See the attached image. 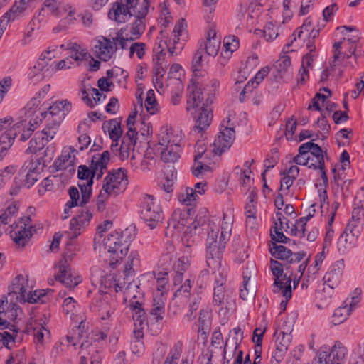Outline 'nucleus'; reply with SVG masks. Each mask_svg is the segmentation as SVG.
Wrapping results in <instances>:
<instances>
[{"mask_svg":"<svg viewBox=\"0 0 364 364\" xmlns=\"http://www.w3.org/2000/svg\"><path fill=\"white\" fill-rule=\"evenodd\" d=\"M314 214L309 213L308 215L301 218L294 224L291 223V234L300 237L304 236L306 231V222L313 217Z\"/></svg>","mask_w":364,"mask_h":364,"instance_id":"57","label":"nucleus"},{"mask_svg":"<svg viewBox=\"0 0 364 364\" xmlns=\"http://www.w3.org/2000/svg\"><path fill=\"white\" fill-rule=\"evenodd\" d=\"M46 144L45 137L36 133L34 137L30 140L26 153L36 154L43 149Z\"/></svg>","mask_w":364,"mask_h":364,"instance_id":"60","label":"nucleus"},{"mask_svg":"<svg viewBox=\"0 0 364 364\" xmlns=\"http://www.w3.org/2000/svg\"><path fill=\"white\" fill-rule=\"evenodd\" d=\"M77 151L72 146L65 147L60 156L54 162L57 170H68V172H74V166L76 161Z\"/></svg>","mask_w":364,"mask_h":364,"instance_id":"26","label":"nucleus"},{"mask_svg":"<svg viewBox=\"0 0 364 364\" xmlns=\"http://www.w3.org/2000/svg\"><path fill=\"white\" fill-rule=\"evenodd\" d=\"M235 172L239 176L238 181L240 186L245 188V191L249 189L253 181L251 170H242L237 166L235 168Z\"/></svg>","mask_w":364,"mask_h":364,"instance_id":"59","label":"nucleus"},{"mask_svg":"<svg viewBox=\"0 0 364 364\" xmlns=\"http://www.w3.org/2000/svg\"><path fill=\"white\" fill-rule=\"evenodd\" d=\"M248 201L247 202L245 207V215L246 217H251V216H257V194L254 192L251 191L248 198Z\"/></svg>","mask_w":364,"mask_h":364,"instance_id":"62","label":"nucleus"},{"mask_svg":"<svg viewBox=\"0 0 364 364\" xmlns=\"http://www.w3.org/2000/svg\"><path fill=\"white\" fill-rule=\"evenodd\" d=\"M140 214L151 230L156 228L163 218V210L159 202L154 196L148 194L141 197Z\"/></svg>","mask_w":364,"mask_h":364,"instance_id":"7","label":"nucleus"},{"mask_svg":"<svg viewBox=\"0 0 364 364\" xmlns=\"http://www.w3.org/2000/svg\"><path fill=\"white\" fill-rule=\"evenodd\" d=\"M109 298L107 293L104 295L100 294L99 299L94 304L102 320L110 318L115 310V303L114 301L109 302Z\"/></svg>","mask_w":364,"mask_h":364,"instance_id":"39","label":"nucleus"},{"mask_svg":"<svg viewBox=\"0 0 364 364\" xmlns=\"http://www.w3.org/2000/svg\"><path fill=\"white\" fill-rule=\"evenodd\" d=\"M191 258V251L189 250H187L186 252H183V255L178 258L177 264H176V268L177 269V273H179V277H181L183 272L189 267Z\"/></svg>","mask_w":364,"mask_h":364,"instance_id":"64","label":"nucleus"},{"mask_svg":"<svg viewBox=\"0 0 364 364\" xmlns=\"http://www.w3.org/2000/svg\"><path fill=\"white\" fill-rule=\"evenodd\" d=\"M74 255L75 254L71 251L65 252L62 259L55 266V280L70 289L75 288L82 282V277L70 268V262Z\"/></svg>","mask_w":364,"mask_h":364,"instance_id":"6","label":"nucleus"},{"mask_svg":"<svg viewBox=\"0 0 364 364\" xmlns=\"http://www.w3.org/2000/svg\"><path fill=\"white\" fill-rule=\"evenodd\" d=\"M135 21L122 28L116 36L117 43L122 49H126L130 41H134L140 38L145 31V18L135 17Z\"/></svg>","mask_w":364,"mask_h":364,"instance_id":"12","label":"nucleus"},{"mask_svg":"<svg viewBox=\"0 0 364 364\" xmlns=\"http://www.w3.org/2000/svg\"><path fill=\"white\" fill-rule=\"evenodd\" d=\"M128 185L127 173L124 169L119 168L110 172L103 181L101 191L109 196H116L123 192Z\"/></svg>","mask_w":364,"mask_h":364,"instance_id":"10","label":"nucleus"},{"mask_svg":"<svg viewBox=\"0 0 364 364\" xmlns=\"http://www.w3.org/2000/svg\"><path fill=\"white\" fill-rule=\"evenodd\" d=\"M345 267L343 259H340L335 262L326 273L323 280V285L331 287L333 289L337 287L340 284L342 278L343 270Z\"/></svg>","mask_w":364,"mask_h":364,"instance_id":"25","label":"nucleus"},{"mask_svg":"<svg viewBox=\"0 0 364 364\" xmlns=\"http://www.w3.org/2000/svg\"><path fill=\"white\" fill-rule=\"evenodd\" d=\"M341 43H342L341 42H336L334 43V45H333V48H334L333 60V62L331 64V69L327 68L322 72V73L321 75V81L323 82L328 79L331 70H333V68L338 65L341 62L342 58L344 57V55H342V53H341V50H340V49L341 48Z\"/></svg>","mask_w":364,"mask_h":364,"instance_id":"51","label":"nucleus"},{"mask_svg":"<svg viewBox=\"0 0 364 364\" xmlns=\"http://www.w3.org/2000/svg\"><path fill=\"white\" fill-rule=\"evenodd\" d=\"M270 269L274 275L273 291L280 293L287 299H290L292 296L291 279L284 274L282 264L277 260L271 259Z\"/></svg>","mask_w":364,"mask_h":364,"instance_id":"11","label":"nucleus"},{"mask_svg":"<svg viewBox=\"0 0 364 364\" xmlns=\"http://www.w3.org/2000/svg\"><path fill=\"white\" fill-rule=\"evenodd\" d=\"M110 159V154L108 151H103L101 154L94 156L91 161L90 167L85 165H80L77 170L78 183H86L96 178L100 179L104 172L107 170V166Z\"/></svg>","mask_w":364,"mask_h":364,"instance_id":"5","label":"nucleus"},{"mask_svg":"<svg viewBox=\"0 0 364 364\" xmlns=\"http://www.w3.org/2000/svg\"><path fill=\"white\" fill-rule=\"evenodd\" d=\"M45 12L49 11L53 16L61 18L59 26L53 28L54 32H59L67 27V25L73 23L75 20V9L63 0H46L44 2Z\"/></svg>","mask_w":364,"mask_h":364,"instance_id":"8","label":"nucleus"},{"mask_svg":"<svg viewBox=\"0 0 364 364\" xmlns=\"http://www.w3.org/2000/svg\"><path fill=\"white\" fill-rule=\"evenodd\" d=\"M140 259L139 254L137 251H132L127 262H126L124 274L127 278L129 279V277H132L134 270V267H136L139 264Z\"/></svg>","mask_w":364,"mask_h":364,"instance_id":"54","label":"nucleus"},{"mask_svg":"<svg viewBox=\"0 0 364 364\" xmlns=\"http://www.w3.org/2000/svg\"><path fill=\"white\" fill-rule=\"evenodd\" d=\"M102 129L105 133L108 134L110 139L113 141L111 145L112 151H118V140L122 136V129L121 122L118 119H112L104 122Z\"/></svg>","mask_w":364,"mask_h":364,"instance_id":"31","label":"nucleus"},{"mask_svg":"<svg viewBox=\"0 0 364 364\" xmlns=\"http://www.w3.org/2000/svg\"><path fill=\"white\" fill-rule=\"evenodd\" d=\"M198 198L199 196L191 187L182 188L178 194V201L186 206L195 205Z\"/></svg>","mask_w":364,"mask_h":364,"instance_id":"46","label":"nucleus"},{"mask_svg":"<svg viewBox=\"0 0 364 364\" xmlns=\"http://www.w3.org/2000/svg\"><path fill=\"white\" fill-rule=\"evenodd\" d=\"M72 103L68 100H58L48 107V111L41 112V117L47 121L60 124L65 116L72 110Z\"/></svg>","mask_w":364,"mask_h":364,"instance_id":"15","label":"nucleus"},{"mask_svg":"<svg viewBox=\"0 0 364 364\" xmlns=\"http://www.w3.org/2000/svg\"><path fill=\"white\" fill-rule=\"evenodd\" d=\"M103 246L107 251V261L109 267L115 269L127 255L129 243L122 232L114 231L104 238Z\"/></svg>","mask_w":364,"mask_h":364,"instance_id":"2","label":"nucleus"},{"mask_svg":"<svg viewBox=\"0 0 364 364\" xmlns=\"http://www.w3.org/2000/svg\"><path fill=\"white\" fill-rule=\"evenodd\" d=\"M12 333L7 331H0V349H1L3 346L11 348V344L15 343L18 331L14 326H12Z\"/></svg>","mask_w":364,"mask_h":364,"instance_id":"58","label":"nucleus"},{"mask_svg":"<svg viewBox=\"0 0 364 364\" xmlns=\"http://www.w3.org/2000/svg\"><path fill=\"white\" fill-rule=\"evenodd\" d=\"M166 294L163 293H154V308L151 313L156 316L157 320L162 319L164 314Z\"/></svg>","mask_w":364,"mask_h":364,"instance_id":"49","label":"nucleus"},{"mask_svg":"<svg viewBox=\"0 0 364 364\" xmlns=\"http://www.w3.org/2000/svg\"><path fill=\"white\" fill-rule=\"evenodd\" d=\"M203 88L196 87L194 88L192 86L188 87V91L189 95L187 97V107L186 109L188 112L198 109L200 107L205 106L203 103V97L202 93Z\"/></svg>","mask_w":364,"mask_h":364,"instance_id":"40","label":"nucleus"},{"mask_svg":"<svg viewBox=\"0 0 364 364\" xmlns=\"http://www.w3.org/2000/svg\"><path fill=\"white\" fill-rule=\"evenodd\" d=\"M358 238L343 231L338 240L339 251L345 252L356 245Z\"/></svg>","mask_w":364,"mask_h":364,"instance_id":"52","label":"nucleus"},{"mask_svg":"<svg viewBox=\"0 0 364 364\" xmlns=\"http://www.w3.org/2000/svg\"><path fill=\"white\" fill-rule=\"evenodd\" d=\"M126 49L128 50V55L130 58L136 57L137 59L141 60L146 54L147 46L142 42L130 41Z\"/></svg>","mask_w":364,"mask_h":364,"instance_id":"48","label":"nucleus"},{"mask_svg":"<svg viewBox=\"0 0 364 364\" xmlns=\"http://www.w3.org/2000/svg\"><path fill=\"white\" fill-rule=\"evenodd\" d=\"M293 161L309 168H322L324 155L322 149L317 144L309 141L302 144L299 148V154L293 159Z\"/></svg>","mask_w":364,"mask_h":364,"instance_id":"3","label":"nucleus"},{"mask_svg":"<svg viewBox=\"0 0 364 364\" xmlns=\"http://www.w3.org/2000/svg\"><path fill=\"white\" fill-rule=\"evenodd\" d=\"M35 231L36 229L31 224V218L23 217L20 218L15 226L13 227L11 237L16 245L23 247Z\"/></svg>","mask_w":364,"mask_h":364,"instance_id":"16","label":"nucleus"},{"mask_svg":"<svg viewBox=\"0 0 364 364\" xmlns=\"http://www.w3.org/2000/svg\"><path fill=\"white\" fill-rule=\"evenodd\" d=\"M333 289L323 285L322 289H318L316 292L315 301L318 309H323L330 305L332 301Z\"/></svg>","mask_w":364,"mask_h":364,"instance_id":"43","label":"nucleus"},{"mask_svg":"<svg viewBox=\"0 0 364 364\" xmlns=\"http://www.w3.org/2000/svg\"><path fill=\"white\" fill-rule=\"evenodd\" d=\"M105 287L108 288L110 291H112V289L117 293L122 291L124 295V301H127L129 300V304L131 301H137L135 300L136 298L135 293L138 291L137 289L139 287L135 283L129 281V279H127V282L124 281L123 282H121L119 279L114 280V282L110 283L109 286L105 284Z\"/></svg>","mask_w":364,"mask_h":364,"instance_id":"24","label":"nucleus"},{"mask_svg":"<svg viewBox=\"0 0 364 364\" xmlns=\"http://www.w3.org/2000/svg\"><path fill=\"white\" fill-rule=\"evenodd\" d=\"M156 289L154 293L166 294L168 291L167 284L168 282V273L166 272H160L156 276Z\"/></svg>","mask_w":364,"mask_h":364,"instance_id":"63","label":"nucleus"},{"mask_svg":"<svg viewBox=\"0 0 364 364\" xmlns=\"http://www.w3.org/2000/svg\"><path fill=\"white\" fill-rule=\"evenodd\" d=\"M251 272L247 268L242 274L243 281L240 287V296L243 300H247L252 297L255 294V285L253 282H250L251 280Z\"/></svg>","mask_w":364,"mask_h":364,"instance_id":"42","label":"nucleus"},{"mask_svg":"<svg viewBox=\"0 0 364 364\" xmlns=\"http://www.w3.org/2000/svg\"><path fill=\"white\" fill-rule=\"evenodd\" d=\"M338 203L334 202L331 205V212L330 213V218L328 222V228L326 232L324 242L326 245H330L334 236V231L331 228L332 223L334 221L336 212L338 208Z\"/></svg>","mask_w":364,"mask_h":364,"instance_id":"61","label":"nucleus"},{"mask_svg":"<svg viewBox=\"0 0 364 364\" xmlns=\"http://www.w3.org/2000/svg\"><path fill=\"white\" fill-rule=\"evenodd\" d=\"M161 41H160L159 44L156 43L154 48V54L152 59V74L157 75L159 76H164L168 67V64L166 60V53L161 48Z\"/></svg>","mask_w":364,"mask_h":364,"instance_id":"30","label":"nucleus"},{"mask_svg":"<svg viewBox=\"0 0 364 364\" xmlns=\"http://www.w3.org/2000/svg\"><path fill=\"white\" fill-rule=\"evenodd\" d=\"M273 257L281 260H286L289 264H299L306 256L304 252L293 253L289 249L282 245L274 244L270 249Z\"/></svg>","mask_w":364,"mask_h":364,"instance_id":"23","label":"nucleus"},{"mask_svg":"<svg viewBox=\"0 0 364 364\" xmlns=\"http://www.w3.org/2000/svg\"><path fill=\"white\" fill-rule=\"evenodd\" d=\"M117 46L119 45L117 43L116 38H114L112 42L109 39L101 36L95 40L92 51L94 55L100 60L108 61L112 58Z\"/></svg>","mask_w":364,"mask_h":364,"instance_id":"18","label":"nucleus"},{"mask_svg":"<svg viewBox=\"0 0 364 364\" xmlns=\"http://www.w3.org/2000/svg\"><path fill=\"white\" fill-rule=\"evenodd\" d=\"M69 49L70 50V55L68 58L70 59V61L73 60L76 62L77 65L90 57L88 51L77 43L70 44Z\"/></svg>","mask_w":364,"mask_h":364,"instance_id":"47","label":"nucleus"},{"mask_svg":"<svg viewBox=\"0 0 364 364\" xmlns=\"http://www.w3.org/2000/svg\"><path fill=\"white\" fill-rule=\"evenodd\" d=\"M274 336L276 348L272 353V357L279 363L283 359L287 352L291 343V336L290 333L277 330L274 333Z\"/></svg>","mask_w":364,"mask_h":364,"instance_id":"27","label":"nucleus"},{"mask_svg":"<svg viewBox=\"0 0 364 364\" xmlns=\"http://www.w3.org/2000/svg\"><path fill=\"white\" fill-rule=\"evenodd\" d=\"M131 16L146 18L150 8L149 0H125Z\"/></svg>","mask_w":364,"mask_h":364,"instance_id":"37","label":"nucleus"},{"mask_svg":"<svg viewBox=\"0 0 364 364\" xmlns=\"http://www.w3.org/2000/svg\"><path fill=\"white\" fill-rule=\"evenodd\" d=\"M192 114L196 120V130L200 132L210 126L213 114L210 109L207 105H203L198 109H194V112Z\"/></svg>","mask_w":364,"mask_h":364,"instance_id":"33","label":"nucleus"},{"mask_svg":"<svg viewBox=\"0 0 364 364\" xmlns=\"http://www.w3.org/2000/svg\"><path fill=\"white\" fill-rule=\"evenodd\" d=\"M360 294L361 290L356 289L349 297L346 298L343 304L334 311L331 317V322L334 326L341 324L347 320L360 302Z\"/></svg>","mask_w":364,"mask_h":364,"instance_id":"14","label":"nucleus"},{"mask_svg":"<svg viewBox=\"0 0 364 364\" xmlns=\"http://www.w3.org/2000/svg\"><path fill=\"white\" fill-rule=\"evenodd\" d=\"M50 88V85H46L42 89L36 93L33 97L27 103L26 106V113L28 117H34L33 119L42 122L44 117H41L40 112V106L42 100L45 98Z\"/></svg>","mask_w":364,"mask_h":364,"instance_id":"21","label":"nucleus"},{"mask_svg":"<svg viewBox=\"0 0 364 364\" xmlns=\"http://www.w3.org/2000/svg\"><path fill=\"white\" fill-rule=\"evenodd\" d=\"M108 16L111 20L119 23H124L130 18L131 14L126 2L116 1L112 4L111 9L108 13Z\"/></svg>","mask_w":364,"mask_h":364,"instance_id":"34","label":"nucleus"},{"mask_svg":"<svg viewBox=\"0 0 364 364\" xmlns=\"http://www.w3.org/2000/svg\"><path fill=\"white\" fill-rule=\"evenodd\" d=\"M188 220V213L185 210L176 209L173 211L168 220V226L178 231H181L187 225Z\"/></svg>","mask_w":364,"mask_h":364,"instance_id":"44","label":"nucleus"},{"mask_svg":"<svg viewBox=\"0 0 364 364\" xmlns=\"http://www.w3.org/2000/svg\"><path fill=\"white\" fill-rule=\"evenodd\" d=\"M32 0H18L16 1L11 9L5 13L1 18L6 19L9 23L10 21L22 16L25 11L30 7Z\"/></svg>","mask_w":364,"mask_h":364,"instance_id":"35","label":"nucleus"},{"mask_svg":"<svg viewBox=\"0 0 364 364\" xmlns=\"http://www.w3.org/2000/svg\"><path fill=\"white\" fill-rule=\"evenodd\" d=\"M232 223L233 215L232 213H223L220 237H218V229L214 230L211 228V230L208 232L206 243L208 263L210 258L212 259L220 258V253L230 237Z\"/></svg>","mask_w":364,"mask_h":364,"instance_id":"1","label":"nucleus"},{"mask_svg":"<svg viewBox=\"0 0 364 364\" xmlns=\"http://www.w3.org/2000/svg\"><path fill=\"white\" fill-rule=\"evenodd\" d=\"M107 75L109 79L112 80L113 83L116 82L119 85L124 86L128 73L120 68L116 67L107 70Z\"/></svg>","mask_w":364,"mask_h":364,"instance_id":"55","label":"nucleus"},{"mask_svg":"<svg viewBox=\"0 0 364 364\" xmlns=\"http://www.w3.org/2000/svg\"><path fill=\"white\" fill-rule=\"evenodd\" d=\"M205 41L200 45V48L205 50L206 54L209 56L215 57L218 54L220 48V38L217 36V32L213 26L208 28Z\"/></svg>","mask_w":364,"mask_h":364,"instance_id":"29","label":"nucleus"},{"mask_svg":"<svg viewBox=\"0 0 364 364\" xmlns=\"http://www.w3.org/2000/svg\"><path fill=\"white\" fill-rule=\"evenodd\" d=\"M299 173V168L296 165H291L289 168L284 170L281 173L282 178L280 181L279 191L284 194H287Z\"/></svg>","mask_w":364,"mask_h":364,"instance_id":"36","label":"nucleus"},{"mask_svg":"<svg viewBox=\"0 0 364 364\" xmlns=\"http://www.w3.org/2000/svg\"><path fill=\"white\" fill-rule=\"evenodd\" d=\"M18 209L19 207L17 203H10L0 215V223L6 225L13 222L18 215Z\"/></svg>","mask_w":364,"mask_h":364,"instance_id":"50","label":"nucleus"},{"mask_svg":"<svg viewBox=\"0 0 364 364\" xmlns=\"http://www.w3.org/2000/svg\"><path fill=\"white\" fill-rule=\"evenodd\" d=\"M184 145H169V146H157V150L160 151L161 159L166 163H174L181 156L182 147Z\"/></svg>","mask_w":364,"mask_h":364,"instance_id":"38","label":"nucleus"},{"mask_svg":"<svg viewBox=\"0 0 364 364\" xmlns=\"http://www.w3.org/2000/svg\"><path fill=\"white\" fill-rule=\"evenodd\" d=\"M30 289H31V286L29 285L27 277L23 275L16 277L10 286V290L17 295V299H19L20 301H36L37 299H34L31 293H28Z\"/></svg>","mask_w":364,"mask_h":364,"instance_id":"19","label":"nucleus"},{"mask_svg":"<svg viewBox=\"0 0 364 364\" xmlns=\"http://www.w3.org/2000/svg\"><path fill=\"white\" fill-rule=\"evenodd\" d=\"M294 35H297L299 39L305 40L307 36L316 39L319 36V30L313 28L312 21L310 18H308L304 21L303 25L294 33Z\"/></svg>","mask_w":364,"mask_h":364,"instance_id":"45","label":"nucleus"},{"mask_svg":"<svg viewBox=\"0 0 364 364\" xmlns=\"http://www.w3.org/2000/svg\"><path fill=\"white\" fill-rule=\"evenodd\" d=\"M208 79V73L200 68H193V75L191 80V84L188 86H192L193 88L199 87L203 88L205 86Z\"/></svg>","mask_w":364,"mask_h":364,"instance_id":"56","label":"nucleus"},{"mask_svg":"<svg viewBox=\"0 0 364 364\" xmlns=\"http://www.w3.org/2000/svg\"><path fill=\"white\" fill-rule=\"evenodd\" d=\"M277 219L279 222L275 223V226L273 230H271L272 239L278 242H287V237L284 235L282 230H284L287 232L291 233V223L287 220L281 213H277Z\"/></svg>","mask_w":364,"mask_h":364,"instance_id":"32","label":"nucleus"},{"mask_svg":"<svg viewBox=\"0 0 364 364\" xmlns=\"http://www.w3.org/2000/svg\"><path fill=\"white\" fill-rule=\"evenodd\" d=\"M346 353V348L340 341H336L334 345L332 346L330 353L327 355V363L344 364Z\"/></svg>","mask_w":364,"mask_h":364,"instance_id":"41","label":"nucleus"},{"mask_svg":"<svg viewBox=\"0 0 364 364\" xmlns=\"http://www.w3.org/2000/svg\"><path fill=\"white\" fill-rule=\"evenodd\" d=\"M188 37L187 23L184 18H181L175 25L171 38L165 42L169 53L171 55L178 54Z\"/></svg>","mask_w":364,"mask_h":364,"instance_id":"13","label":"nucleus"},{"mask_svg":"<svg viewBox=\"0 0 364 364\" xmlns=\"http://www.w3.org/2000/svg\"><path fill=\"white\" fill-rule=\"evenodd\" d=\"M144 106L147 112L151 115L157 114L160 112V107L156 100L154 91L152 89H150L146 92Z\"/></svg>","mask_w":364,"mask_h":364,"instance_id":"53","label":"nucleus"},{"mask_svg":"<svg viewBox=\"0 0 364 364\" xmlns=\"http://www.w3.org/2000/svg\"><path fill=\"white\" fill-rule=\"evenodd\" d=\"M130 309L132 311V317L134 321V336L136 338L135 341L132 343V348L134 350V347H139L134 353H140L143 349V343L140 342V339L144 337V328L146 325V314L142 307V304L139 301H131L129 304Z\"/></svg>","mask_w":364,"mask_h":364,"instance_id":"9","label":"nucleus"},{"mask_svg":"<svg viewBox=\"0 0 364 364\" xmlns=\"http://www.w3.org/2000/svg\"><path fill=\"white\" fill-rule=\"evenodd\" d=\"M306 43V48L309 53L305 55L302 58L301 66L298 73L297 80L298 82L304 84L309 80V70L312 68V63L314 59V55L312 52L315 50L316 46L314 45V40L309 36Z\"/></svg>","mask_w":364,"mask_h":364,"instance_id":"20","label":"nucleus"},{"mask_svg":"<svg viewBox=\"0 0 364 364\" xmlns=\"http://www.w3.org/2000/svg\"><path fill=\"white\" fill-rule=\"evenodd\" d=\"M235 112L230 111L228 116L223 120L220 132L213 142L212 150L215 154L220 155L232 144L235 137Z\"/></svg>","mask_w":364,"mask_h":364,"instance_id":"4","label":"nucleus"},{"mask_svg":"<svg viewBox=\"0 0 364 364\" xmlns=\"http://www.w3.org/2000/svg\"><path fill=\"white\" fill-rule=\"evenodd\" d=\"M92 218V214L87 208H82L80 213L73 217L70 223L72 237H77L81 230L87 225Z\"/></svg>","mask_w":364,"mask_h":364,"instance_id":"28","label":"nucleus"},{"mask_svg":"<svg viewBox=\"0 0 364 364\" xmlns=\"http://www.w3.org/2000/svg\"><path fill=\"white\" fill-rule=\"evenodd\" d=\"M47 319L42 316L31 322V330L33 335V341L36 345L43 346L50 339V331L46 326Z\"/></svg>","mask_w":364,"mask_h":364,"instance_id":"22","label":"nucleus"},{"mask_svg":"<svg viewBox=\"0 0 364 364\" xmlns=\"http://www.w3.org/2000/svg\"><path fill=\"white\" fill-rule=\"evenodd\" d=\"M157 139V146L184 145V134L182 130L167 124L160 128Z\"/></svg>","mask_w":364,"mask_h":364,"instance_id":"17","label":"nucleus"}]
</instances>
